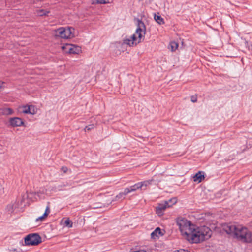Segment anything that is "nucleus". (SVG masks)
Masks as SVG:
<instances>
[{"mask_svg": "<svg viewBox=\"0 0 252 252\" xmlns=\"http://www.w3.org/2000/svg\"><path fill=\"white\" fill-rule=\"evenodd\" d=\"M16 249H9V252H16Z\"/></svg>", "mask_w": 252, "mask_h": 252, "instance_id": "c85d7f7f", "label": "nucleus"}, {"mask_svg": "<svg viewBox=\"0 0 252 252\" xmlns=\"http://www.w3.org/2000/svg\"><path fill=\"white\" fill-rule=\"evenodd\" d=\"M64 224L66 226L70 228L72 226V222L69 219H67L65 220Z\"/></svg>", "mask_w": 252, "mask_h": 252, "instance_id": "aec40b11", "label": "nucleus"}, {"mask_svg": "<svg viewBox=\"0 0 252 252\" xmlns=\"http://www.w3.org/2000/svg\"><path fill=\"white\" fill-rule=\"evenodd\" d=\"M154 19L158 24L160 25L164 24L163 18H162L161 16L159 15V13H158V15L154 14Z\"/></svg>", "mask_w": 252, "mask_h": 252, "instance_id": "4468645a", "label": "nucleus"}, {"mask_svg": "<svg viewBox=\"0 0 252 252\" xmlns=\"http://www.w3.org/2000/svg\"><path fill=\"white\" fill-rule=\"evenodd\" d=\"M234 236L238 240L243 242L249 243L252 240L251 232L246 227L241 226H237Z\"/></svg>", "mask_w": 252, "mask_h": 252, "instance_id": "7ed1b4c3", "label": "nucleus"}, {"mask_svg": "<svg viewBox=\"0 0 252 252\" xmlns=\"http://www.w3.org/2000/svg\"><path fill=\"white\" fill-rule=\"evenodd\" d=\"M161 233V230L159 227H157L151 234V236L152 238L155 239V237H158V234Z\"/></svg>", "mask_w": 252, "mask_h": 252, "instance_id": "2eb2a0df", "label": "nucleus"}, {"mask_svg": "<svg viewBox=\"0 0 252 252\" xmlns=\"http://www.w3.org/2000/svg\"><path fill=\"white\" fill-rule=\"evenodd\" d=\"M2 113L5 115H11L13 113V111L10 108L3 109Z\"/></svg>", "mask_w": 252, "mask_h": 252, "instance_id": "a211bd4d", "label": "nucleus"}, {"mask_svg": "<svg viewBox=\"0 0 252 252\" xmlns=\"http://www.w3.org/2000/svg\"><path fill=\"white\" fill-rule=\"evenodd\" d=\"M170 45L172 51H175L178 47V44L175 41L171 42Z\"/></svg>", "mask_w": 252, "mask_h": 252, "instance_id": "dca6fc26", "label": "nucleus"}, {"mask_svg": "<svg viewBox=\"0 0 252 252\" xmlns=\"http://www.w3.org/2000/svg\"><path fill=\"white\" fill-rule=\"evenodd\" d=\"M49 203H50L48 202V205L47 206V207H46L45 211L44 214L42 216L39 217L38 218H37L36 220V221H42L49 214V213H50V206H49Z\"/></svg>", "mask_w": 252, "mask_h": 252, "instance_id": "f8f14e48", "label": "nucleus"}, {"mask_svg": "<svg viewBox=\"0 0 252 252\" xmlns=\"http://www.w3.org/2000/svg\"><path fill=\"white\" fill-rule=\"evenodd\" d=\"M131 187H129V188H127L125 189L123 192H120L118 195H117L115 197V201L119 200L120 199H122L125 198V196L127 195L128 193L133 191V190H131Z\"/></svg>", "mask_w": 252, "mask_h": 252, "instance_id": "9b49d317", "label": "nucleus"}, {"mask_svg": "<svg viewBox=\"0 0 252 252\" xmlns=\"http://www.w3.org/2000/svg\"><path fill=\"white\" fill-rule=\"evenodd\" d=\"M170 207H171V205L168 201H166L164 204H159L156 207V213L159 216H161L163 215V212L166 208Z\"/></svg>", "mask_w": 252, "mask_h": 252, "instance_id": "6e6552de", "label": "nucleus"}, {"mask_svg": "<svg viewBox=\"0 0 252 252\" xmlns=\"http://www.w3.org/2000/svg\"><path fill=\"white\" fill-rule=\"evenodd\" d=\"M155 176H154L151 180L144 181L142 182L138 183L133 186H131V190H133V191H134L137 189L141 188L143 186L147 187V186L151 185L153 181H155Z\"/></svg>", "mask_w": 252, "mask_h": 252, "instance_id": "423d86ee", "label": "nucleus"}, {"mask_svg": "<svg viewBox=\"0 0 252 252\" xmlns=\"http://www.w3.org/2000/svg\"><path fill=\"white\" fill-rule=\"evenodd\" d=\"M41 242V238L37 233L30 234L25 238V243L26 245L36 246Z\"/></svg>", "mask_w": 252, "mask_h": 252, "instance_id": "39448f33", "label": "nucleus"}, {"mask_svg": "<svg viewBox=\"0 0 252 252\" xmlns=\"http://www.w3.org/2000/svg\"><path fill=\"white\" fill-rule=\"evenodd\" d=\"M61 170L64 173H66L68 171V168L66 166H63L61 168Z\"/></svg>", "mask_w": 252, "mask_h": 252, "instance_id": "393cba45", "label": "nucleus"}, {"mask_svg": "<svg viewBox=\"0 0 252 252\" xmlns=\"http://www.w3.org/2000/svg\"><path fill=\"white\" fill-rule=\"evenodd\" d=\"M49 13V11H45L43 9L40 10L38 11V15L40 16H43L46 15L47 13Z\"/></svg>", "mask_w": 252, "mask_h": 252, "instance_id": "6ab92c4d", "label": "nucleus"}, {"mask_svg": "<svg viewBox=\"0 0 252 252\" xmlns=\"http://www.w3.org/2000/svg\"><path fill=\"white\" fill-rule=\"evenodd\" d=\"M135 252H147L144 250H140L139 251H135Z\"/></svg>", "mask_w": 252, "mask_h": 252, "instance_id": "c756f323", "label": "nucleus"}, {"mask_svg": "<svg viewBox=\"0 0 252 252\" xmlns=\"http://www.w3.org/2000/svg\"><path fill=\"white\" fill-rule=\"evenodd\" d=\"M4 84V83L3 82L0 81V91L4 87V86H3Z\"/></svg>", "mask_w": 252, "mask_h": 252, "instance_id": "bb28decb", "label": "nucleus"}, {"mask_svg": "<svg viewBox=\"0 0 252 252\" xmlns=\"http://www.w3.org/2000/svg\"><path fill=\"white\" fill-rule=\"evenodd\" d=\"M74 29L71 27H61L55 30V36L62 38H70L73 36L72 32Z\"/></svg>", "mask_w": 252, "mask_h": 252, "instance_id": "20e7f679", "label": "nucleus"}, {"mask_svg": "<svg viewBox=\"0 0 252 252\" xmlns=\"http://www.w3.org/2000/svg\"><path fill=\"white\" fill-rule=\"evenodd\" d=\"M44 193V191H37V192H35V194H37V195H38L39 193H40V194H43Z\"/></svg>", "mask_w": 252, "mask_h": 252, "instance_id": "cd10ccee", "label": "nucleus"}, {"mask_svg": "<svg viewBox=\"0 0 252 252\" xmlns=\"http://www.w3.org/2000/svg\"><path fill=\"white\" fill-rule=\"evenodd\" d=\"M137 27L136 30V34H138V38L135 34H133L130 38L124 39L123 43L128 45L130 46L136 45L142 42L144 39V35L146 33V27L143 22L140 20H137Z\"/></svg>", "mask_w": 252, "mask_h": 252, "instance_id": "f03ea898", "label": "nucleus"}, {"mask_svg": "<svg viewBox=\"0 0 252 252\" xmlns=\"http://www.w3.org/2000/svg\"><path fill=\"white\" fill-rule=\"evenodd\" d=\"M9 122L12 127L20 126L23 124L22 120L19 117L10 118Z\"/></svg>", "mask_w": 252, "mask_h": 252, "instance_id": "9d476101", "label": "nucleus"}, {"mask_svg": "<svg viewBox=\"0 0 252 252\" xmlns=\"http://www.w3.org/2000/svg\"><path fill=\"white\" fill-rule=\"evenodd\" d=\"M101 206H96V208H101Z\"/></svg>", "mask_w": 252, "mask_h": 252, "instance_id": "7c9ffc66", "label": "nucleus"}, {"mask_svg": "<svg viewBox=\"0 0 252 252\" xmlns=\"http://www.w3.org/2000/svg\"><path fill=\"white\" fill-rule=\"evenodd\" d=\"M173 203H172V204H171V205H171V206L172 205H173Z\"/></svg>", "mask_w": 252, "mask_h": 252, "instance_id": "2f4dec72", "label": "nucleus"}, {"mask_svg": "<svg viewBox=\"0 0 252 252\" xmlns=\"http://www.w3.org/2000/svg\"><path fill=\"white\" fill-rule=\"evenodd\" d=\"M169 202H171L172 203H173V204H175L176 203L177 200L176 198H172V199H170L169 200Z\"/></svg>", "mask_w": 252, "mask_h": 252, "instance_id": "a878e982", "label": "nucleus"}, {"mask_svg": "<svg viewBox=\"0 0 252 252\" xmlns=\"http://www.w3.org/2000/svg\"><path fill=\"white\" fill-rule=\"evenodd\" d=\"M205 178L203 173L201 171H199L193 177V181L194 182H197L198 183L201 182L203 179Z\"/></svg>", "mask_w": 252, "mask_h": 252, "instance_id": "ddd939ff", "label": "nucleus"}, {"mask_svg": "<svg viewBox=\"0 0 252 252\" xmlns=\"http://www.w3.org/2000/svg\"><path fill=\"white\" fill-rule=\"evenodd\" d=\"M237 229V226L231 224L225 225L223 228V229L227 234H233L234 235H235Z\"/></svg>", "mask_w": 252, "mask_h": 252, "instance_id": "1a4fd4ad", "label": "nucleus"}, {"mask_svg": "<svg viewBox=\"0 0 252 252\" xmlns=\"http://www.w3.org/2000/svg\"><path fill=\"white\" fill-rule=\"evenodd\" d=\"M212 218V219L214 218V217L210 214H205L204 220H205V223L206 224L210 223L211 218Z\"/></svg>", "mask_w": 252, "mask_h": 252, "instance_id": "f3484780", "label": "nucleus"}, {"mask_svg": "<svg viewBox=\"0 0 252 252\" xmlns=\"http://www.w3.org/2000/svg\"><path fill=\"white\" fill-rule=\"evenodd\" d=\"M97 3L100 4H106L109 3V0H96Z\"/></svg>", "mask_w": 252, "mask_h": 252, "instance_id": "5701e85b", "label": "nucleus"}, {"mask_svg": "<svg viewBox=\"0 0 252 252\" xmlns=\"http://www.w3.org/2000/svg\"><path fill=\"white\" fill-rule=\"evenodd\" d=\"M191 101L193 103L196 102L197 101V94H195L194 95H192L191 96Z\"/></svg>", "mask_w": 252, "mask_h": 252, "instance_id": "412c9836", "label": "nucleus"}, {"mask_svg": "<svg viewBox=\"0 0 252 252\" xmlns=\"http://www.w3.org/2000/svg\"><path fill=\"white\" fill-rule=\"evenodd\" d=\"M176 222L182 234L191 243H198L209 239L212 236V231L208 227L202 226L195 227L190 220L179 217Z\"/></svg>", "mask_w": 252, "mask_h": 252, "instance_id": "f257e3e1", "label": "nucleus"}, {"mask_svg": "<svg viewBox=\"0 0 252 252\" xmlns=\"http://www.w3.org/2000/svg\"><path fill=\"white\" fill-rule=\"evenodd\" d=\"M94 125H89L86 126V127L85 128V130L86 131V129L87 130H90L91 129H94Z\"/></svg>", "mask_w": 252, "mask_h": 252, "instance_id": "4be33fe9", "label": "nucleus"}, {"mask_svg": "<svg viewBox=\"0 0 252 252\" xmlns=\"http://www.w3.org/2000/svg\"><path fill=\"white\" fill-rule=\"evenodd\" d=\"M63 49H66V52L71 54H79L81 51V48L73 45H66L62 47Z\"/></svg>", "mask_w": 252, "mask_h": 252, "instance_id": "0eeeda50", "label": "nucleus"}, {"mask_svg": "<svg viewBox=\"0 0 252 252\" xmlns=\"http://www.w3.org/2000/svg\"><path fill=\"white\" fill-rule=\"evenodd\" d=\"M23 112L26 114H32V113L30 111V107H28L27 108H26L24 110H23Z\"/></svg>", "mask_w": 252, "mask_h": 252, "instance_id": "b1692460", "label": "nucleus"}]
</instances>
